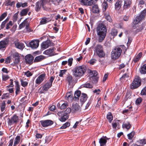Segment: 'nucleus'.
<instances>
[{"instance_id": "obj_19", "label": "nucleus", "mask_w": 146, "mask_h": 146, "mask_svg": "<svg viewBox=\"0 0 146 146\" xmlns=\"http://www.w3.org/2000/svg\"><path fill=\"white\" fill-rule=\"evenodd\" d=\"M88 96L87 94L85 93H82L80 97V102L82 105L87 100Z\"/></svg>"}, {"instance_id": "obj_5", "label": "nucleus", "mask_w": 146, "mask_h": 146, "mask_svg": "<svg viewBox=\"0 0 146 146\" xmlns=\"http://www.w3.org/2000/svg\"><path fill=\"white\" fill-rule=\"evenodd\" d=\"M47 3V0H39L35 4V11L38 12L40 10L41 7H42L44 10H47V8L45 6L46 5Z\"/></svg>"}, {"instance_id": "obj_1", "label": "nucleus", "mask_w": 146, "mask_h": 146, "mask_svg": "<svg viewBox=\"0 0 146 146\" xmlns=\"http://www.w3.org/2000/svg\"><path fill=\"white\" fill-rule=\"evenodd\" d=\"M86 71V67L84 65L76 66L72 70L73 75L75 77H81L85 74Z\"/></svg>"}, {"instance_id": "obj_24", "label": "nucleus", "mask_w": 146, "mask_h": 146, "mask_svg": "<svg viewBox=\"0 0 146 146\" xmlns=\"http://www.w3.org/2000/svg\"><path fill=\"white\" fill-rule=\"evenodd\" d=\"M46 58L45 56L42 55L36 57L34 61V62H40Z\"/></svg>"}, {"instance_id": "obj_10", "label": "nucleus", "mask_w": 146, "mask_h": 146, "mask_svg": "<svg viewBox=\"0 0 146 146\" xmlns=\"http://www.w3.org/2000/svg\"><path fill=\"white\" fill-rule=\"evenodd\" d=\"M39 45V41L38 40H34L31 41L27 44V46L31 47L33 49H35L38 47Z\"/></svg>"}, {"instance_id": "obj_54", "label": "nucleus", "mask_w": 146, "mask_h": 146, "mask_svg": "<svg viewBox=\"0 0 146 146\" xmlns=\"http://www.w3.org/2000/svg\"><path fill=\"white\" fill-rule=\"evenodd\" d=\"M72 111V109L70 108H68L65 111L64 114L67 115L70 113Z\"/></svg>"}, {"instance_id": "obj_34", "label": "nucleus", "mask_w": 146, "mask_h": 146, "mask_svg": "<svg viewBox=\"0 0 146 146\" xmlns=\"http://www.w3.org/2000/svg\"><path fill=\"white\" fill-rule=\"evenodd\" d=\"M27 19H26L23 22L21 23L19 26V29H20L25 26H26L27 24H28V22L27 21Z\"/></svg>"}, {"instance_id": "obj_11", "label": "nucleus", "mask_w": 146, "mask_h": 146, "mask_svg": "<svg viewBox=\"0 0 146 146\" xmlns=\"http://www.w3.org/2000/svg\"><path fill=\"white\" fill-rule=\"evenodd\" d=\"M57 114L59 116V119L62 122L65 121L68 118V115L64 114L63 112H58Z\"/></svg>"}, {"instance_id": "obj_53", "label": "nucleus", "mask_w": 146, "mask_h": 146, "mask_svg": "<svg viewBox=\"0 0 146 146\" xmlns=\"http://www.w3.org/2000/svg\"><path fill=\"white\" fill-rule=\"evenodd\" d=\"M73 60V58H69L68 60V65L70 66H71L72 64V62Z\"/></svg>"}, {"instance_id": "obj_49", "label": "nucleus", "mask_w": 146, "mask_h": 146, "mask_svg": "<svg viewBox=\"0 0 146 146\" xmlns=\"http://www.w3.org/2000/svg\"><path fill=\"white\" fill-rule=\"evenodd\" d=\"M21 84L23 87H25L27 86L28 82L26 81H25L22 79L20 80Z\"/></svg>"}, {"instance_id": "obj_57", "label": "nucleus", "mask_w": 146, "mask_h": 146, "mask_svg": "<svg viewBox=\"0 0 146 146\" xmlns=\"http://www.w3.org/2000/svg\"><path fill=\"white\" fill-rule=\"evenodd\" d=\"M24 75H26L27 77H29L32 76L33 74L29 71L28 70L26 72H24Z\"/></svg>"}, {"instance_id": "obj_16", "label": "nucleus", "mask_w": 146, "mask_h": 146, "mask_svg": "<svg viewBox=\"0 0 146 146\" xmlns=\"http://www.w3.org/2000/svg\"><path fill=\"white\" fill-rule=\"evenodd\" d=\"M72 112L73 113L76 112L80 111L81 110L80 106L76 103L72 104Z\"/></svg>"}, {"instance_id": "obj_18", "label": "nucleus", "mask_w": 146, "mask_h": 146, "mask_svg": "<svg viewBox=\"0 0 146 146\" xmlns=\"http://www.w3.org/2000/svg\"><path fill=\"white\" fill-rule=\"evenodd\" d=\"M12 56L14 58V63L15 64H18L20 62V57L19 54L17 52H15L12 54Z\"/></svg>"}, {"instance_id": "obj_50", "label": "nucleus", "mask_w": 146, "mask_h": 146, "mask_svg": "<svg viewBox=\"0 0 146 146\" xmlns=\"http://www.w3.org/2000/svg\"><path fill=\"white\" fill-rule=\"evenodd\" d=\"M13 23L12 21H10L6 25V29L8 30L11 28V27L13 25Z\"/></svg>"}, {"instance_id": "obj_33", "label": "nucleus", "mask_w": 146, "mask_h": 146, "mask_svg": "<svg viewBox=\"0 0 146 146\" xmlns=\"http://www.w3.org/2000/svg\"><path fill=\"white\" fill-rule=\"evenodd\" d=\"M29 11V8H28L23 9L20 12V14L21 16H25Z\"/></svg>"}, {"instance_id": "obj_15", "label": "nucleus", "mask_w": 146, "mask_h": 146, "mask_svg": "<svg viewBox=\"0 0 146 146\" xmlns=\"http://www.w3.org/2000/svg\"><path fill=\"white\" fill-rule=\"evenodd\" d=\"M81 5L84 6H91L94 3L93 0H79Z\"/></svg>"}, {"instance_id": "obj_6", "label": "nucleus", "mask_w": 146, "mask_h": 146, "mask_svg": "<svg viewBox=\"0 0 146 146\" xmlns=\"http://www.w3.org/2000/svg\"><path fill=\"white\" fill-rule=\"evenodd\" d=\"M122 50L119 47H115L111 52V56L112 59L116 60L121 55Z\"/></svg>"}, {"instance_id": "obj_46", "label": "nucleus", "mask_w": 146, "mask_h": 146, "mask_svg": "<svg viewBox=\"0 0 146 146\" xmlns=\"http://www.w3.org/2000/svg\"><path fill=\"white\" fill-rule=\"evenodd\" d=\"M103 8V12H106V10L108 7V3L106 2H104L102 4Z\"/></svg>"}, {"instance_id": "obj_21", "label": "nucleus", "mask_w": 146, "mask_h": 146, "mask_svg": "<svg viewBox=\"0 0 146 146\" xmlns=\"http://www.w3.org/2000/svg\"><path fill=\"white\" fill-rule=\"evenodd\" d=\"M123 1L121 0H118L116 2L115 6V9L116 11H118L121 7L122 5Z\"/></svg>"}, {"instance_id": "obj_29", "label": "nucleus", "mask_w": 146, "mask_h": 146, "mask_svg": "<svg viewBox=\"0 0 146 146\" xmlns=\"http://www.w3.org/2000/svg\"><path fill=\"white\" fill-rule=\"evenodd\" d=\"M131 125L130 122L127 121L125 123H123L122 127L123 128L127 129V130H129L131 127Z\"/></svg>"}, {"instance_id": "obj_60", "label": "nucleus", "mask_w": 146, "mask_h": 146, "mask_svg": "<svg viewBox=\"0 0 146 146\" xmlns=\"http://www.w3.org/2000/svg\"><path fill=\"white\" fill-rule=\"evenodd\" d=\"M9 78L8 75H2V80H3L6 81L8 80Z\"/></svg>"}, {"instance_id": "obj_23", "label": "nucleus", "mask_w": 146, "mask_h": 146, "mask_svg": "<svg viewBox=\"0 0 146 146\" xmlns=\"http://www.w3.org/2000/svg\"><path fill=\"white\" fill-rule=\"evenodd\" d=\"M104 14V16L105 19L108 21L110 22H112V19L109 11H107L106 12L103 13Z\"/></svg>"}, {"instance_id": "obj_42", "label": "nucleus", "mask_w": 146, "mask_h": 146, "mask_svg": "<svg viewBox=\"0 0 146 146\" xmlns=\"http://www.w3.org/2000/svg\"><path fill=\"white\" fill-rule=\"evenodd\" d=\"M15 4V1H13L11 2V0H7L6 2L5 5L7 6H10L11 7L13 5H14Z\"/></svg>"}, {"instance_id": "obj_32", "label": "nucleus", "mask_w": 146, "mask_h": 146, "mask_svg": "<svg viewBox=\"0 0 146 146\" xmlns=\"http://www.w3.org/2000/svg\"><path fill=\"white\" fill-rule=\"evenodd\" d=\"M92 11L94 13H99V10L97 5H95L92 7Z\"/></svg>"}, {"instance_id": "obj_13", "label": "nucleus", "mask_w": 146, "mask_h": 146, "mask_svg": "<svg viewBox=\"0 0 146 146\" xmlns=\"http://www.w3.org/2000/svg\"><path fill=\"white\" fill-rule=\"evenodd\" d=\"M46 76V74L45 73L39 75L35 80L36 84L38 85H40L43 81Z\"/></svg>"}, {"instance_id": "obj_58", "label": "nucleus", "mask_w": 146, "mask_h": 146, "mask_svg": "<svg viewBox=\"0 0 146 146\" xmlns=\"http://www.w3.org/2000/svg\"><path fill=\"white\" fill-rule=\"evenodd\" d=\"M66 71V70L65 69L61 70L59 74V76L60 77H63V75L65 74Z\"/></svg>"}, {"instance_id": "obj_47", "label": "nucleus", "mask_w": 146, "mask_h": 146, "mask_svg": "<svg viewBox=\"0 0 146 146\" xmlns=\"http://www.w3.org/2000/svg\"><path fill=\"white\" fill-rule=\"evenodd\" d=\"M135 132L134 131H132L130 133L127 134V136L128 137V139L129 140H131L134 135Z\"/></svg>"}, {"instance_id": "obj_56", "label": "nucleus", "mask_w": 146, "mask_h": 146, "mask_svg": "<svg viewBox=\"0 0 146 146\" xmlns=\"http://www.w3.org/2000/svg\"><path fill=\"white\" fill-rule=\"evenodd\" d=\"M9 94L8 93L3 94L1 97V99L3 100L5 99L6 98H9Z\"/></svg>"}, {"instance_id": "obj_3", "label": "nucleus", "mask_w": 146, "mask_h": 146, "mask_svg": "<svg viewBox=\"0 0 146 146\" xmlns=\"http://www.w3.org/2000/svg\"><path fill=\"white\" fill-rule=\"evenodd\" d=\"M55 78L54 76H51L50 77L48 81L46 83L42 86V89L40 91V93H44V92L47 91L48 89L52 86V82Z\"/></svg>"}, {"instance_id": "obj_45", "label": "nucleus", "mask_w": 146, "mask_h": 146, "mask_svg": "<svg viewBox=\"0 0 146 146\" xmlns=\"http://www.w3.org/2000/svg\"><path fill=\"white\" fill-rule=\"evenodd\" d=\"M117 29H112L111 32V34L112 36L114 37L117 35Z\"/></svg>"}, {"instance_id": "obj_30", "label": "nucleus", "mask_w": 146, "mask_h": 146, "mask_svg": "<svg viewBox=\"0 0 146 146\" xmlns=\"http://www.w3.org/2000/svg\"><path fill=\"white\" fill-rule=\"evenodd\" d=\"M81 94V92L80 90H77L74 93V99L75 101H77L79 100V98L80 97Z\"/></svg>"}, {"instance_id": "obj_17", "label": "nucleus", "mask_w": 146, "mask_h": 146, "mask_svg": "<svg viewBox=\"0 0 146 146\" xmlns=\"http://www.w3.org/2000/svg\"><path fill=\"white\" fill-rule=\"evenodd\" d=\"M52 42L50 40H47L43 42L41 44V48L42 49H46L51 46Z\"/></svg>"}, {"instance_id": "obj_62", "label": "nucleus", "mask_w": 146, "mask_h": 146, "mask_svg": "<svg viewBox=\"0 0 146 146\" xmlns=\"http://www.w3.org/2000/svg\"><path fill=\"white\" fill-rule=\"evenodd\" d=\"M132 40V38L130 37H128V41L127 43V46H129Z\"/></svg>"}, {"instance_id": "obj_61", "label": "nucleus", "mask_w": 146, "mask_h": 146, "mask_svg": "<svg viewBox=\"0 0 146 146\" xmlns=\"http://www.w3.org/2000/svg\"><path fill=\"white\" fill-rule=\"evenodd\" d=\"M139 141L140 144L145 145L146 144V139H140Z\"/></svg>"}, {"instance_id": "obj_55", "label": "nucleus", "mask_w": 146, "mask_h": 146, "mask_svg": "<svg viewBox=\"0 0 146 146\" xmlns=\"http://www.w3.org/2000/svg\"><path fill=\"white\" fill-rule=\"evenodd\" d=\"M84 87L85 88H92L93 86L90 83H86L84 84Z\"/></svg>"}, {"instance_id": "obj_14", "label": "nucleus", "mask_w": 146, "mask_h": 146, "mask_svg": "<svg viewBox=\"0 0 146 146\" xmlns=\"http://www.w3.org/2000/svg\"><path fill=\"white\" fill-rule=\"evenodd\" d=\"M25 59L27 64H31L33 62L34 57L31 54H28L25 56Z\"/></svg>"}, {"instance_id": "obj_59", "label": "nucleus", "mask_w": 146, "mask_h": 146, "mask_svg": "<svg viewBox=\"0 0 146 146\" xmlns=\"http://www.w3.org/2000/svg\"><path fill=\"white\" fill-rule=\"evenodd\" d=\"M142 101V99L140 98L137 99L135 101V104L137 105H138L140 104Z\"/></svg>"}, {"instance_id": "obj_38", "label": "nucleus", "mask_w": 146, "mask_h": 146, "mask_svg": "<svg viewBox=\"0 0 146 146\" xmlns=\"http://www.w3.org/2000/svg\"><path fill=\"white\" fill-rule=\"evenodd\" d=\"M90 77H97L98 75V72L96 70H91L90 71Z\"/></svg>"}, {"instance_id": "obj_37", "label": "nucleus", "mask_w": 146, "mask_h": 146, "mask_svg": "<svg viewBox=\"0 0 146 146\" xmlns=\"http://www.w3.org/2000/svg\"><path fill=\"white\" fill-rule=\"evenodd\" d=\"M140 72L142 74H146V64H144L141 67Z\"/></svg>"}, {"instance_id": "obj_40", "label": "nucleus", "mask_w": 146, "mask_h": 146, "mask_svg": "<svg viewBox=\"0 0 146 146\" xmlns=\"http://www.w3.org/2000/svg\"><path fill=\"white\" fill-rule=\"evenodd\" d=\"M66 80L69 84H70L73 81L72 76L70 75H69L67 76Z\"/></svg>"}, {"instance_id": "obj_31", "label": "nucleus", "mask_w": 146, "mask_h": 146, "mask_svg": "<svg viewBox=\"0 0 146 146\" xmlns=\"http://www.w3.org/2000/svg\"><path fill=\"white\" fill-rule=\"evenodd\" d=\"M54 51V48H49L45 50L43 52V54L46 55H50V56H52V54Z\"/></svg>"}, {"instance_id": "obj_64", "label": "nucleus", "mask_w": 146, "mask_h": 146, "mask_svg": "<svg viewBox=\"0 0 146 146\" xmlns=\"http://www.w3.org/2000/svg\"><path fill=\"white\" fill-rule=\"evenodd\" d=\"M97 60L95 59H92L90 60V63L92 65H93L96 62Z\"/></svg>"}, {"instance_id": "obj_41", "label": "nucleus", "mask_w": 146, "mask_h": 146, "mask_svg": "<svg viewBox=\"0 0 146 146\" xmlns=\"http://www.w3.org/2000/svg\"><path fill=\"white\" fill-rule=\"evenodd\" d=\"M6 104L5 101H3V102L1 104L0 106V107L1 110V111L2 112L4 111L5 109Z\"/></svg>"}, {"instance_id": "obj_12", "label": "nucleus", "mask_w": 146, "mask_h": 146, "mask_svg": "<svg viewBox=\"0 0 146 146\" xmlns=\"http://www.w3.org/2000/svg\"><path fill=\"white\" fill-rule=\"evenodd\" d=\"M40 122L41 125L43 127H46L51 126L54 123L52 121L49 119L41 120Z\"/></svg>"}, {"instance_id": "obj_9", "label": "nucleus", "mask_w": 146, "mask_h": 146, "mask_svg": "<svg viewBox=\"0 0 146 146\" xmlns=\"http://www.w3.org/2000/svg\"><path fill=\"white\" fill-rule=\"evenodd\" d=\"M7 123L9 126H11L14 123H17L18 121V117L15 114L11 118H9L8 119Z\"/></svg>"}, {"instance_id": "obj_4", "label": "nucleus", "mask_w": 146, "mask_h": 146, "mask_svg": "<svg viewBox=\"0 0 146 146\" xmlns=\"http://www.w3.org/2000/svg\"><path fill=\"white\" fill-rule=\"evenodd\" d=\"M94 53L99 58H104L105 56V53L103 50V46L98 44L94 48Z\"/></svg>"}, {"instance_id": "obj_27", "label": "nucleus", "mask_w": 146, "mask_h": 146, "mask_svg": "<svg viewBox=\"0 0 146 146\" xmlns=\"http://www.w3.org/2000/svg\"><path fill=\"white\" fill-rule=\"evenodd\" d=\"M131 3V1L129 0H124L123 5L124 9H126L129 8L130 7V5Z\"/></svg>"}, {"instance_id": "obj_35", "label": "nucleus", "mask_w": 146, "mask_h": 146, "mask_svg": "<svg viewBox=\"0 0 146 146\" xmlns=\"http://www.w3.org/2000/svg\"><path fill=\"white\" fill-rule=\"evenodd\" d=\"M107 119L108 120L110 123H111L113 119V116L111 112L108 113L107 116Z\"/></svg>"}, {"instance_id": "obj_20", "label": "nucleus", "mask_w": 146, "mask_h": 146, "mask_svg": "<svg viewBox=\"0 0 146 146\" xmlns=\"http://www.w3.org/2000/svg\"><path fill=\"white\" fill-rule=\"evenodd\" d=\"M107 139H108L106 136H103L99 140L100 146H106L107 142Z\"/></svg>"}, {"instance_id": "obj_26", "label": "nucleus", "mask_w": 146, "mask_h": 146, "mask_svg": "<svg viewBox=\"0 0 146 146\" xmlns=\"http://www.w3.org/2000/svg\"><path fill=\"white\" fill-rule=\"evenodd\" d=\"M142 55V53L140 52L139 54L137 55L135 58H134L133 60V62L134 64L138 62L141 58Z\"/></svg>"}, {"instance_id": "obj_2", "label": "nucleus", "mask_w": 146, "mask_h": 146, "mask_svg": "<svg viewBox=\"0 0 146 146\" xmlns=\"http://www.w3.org/2000/svg\"><path fill=\"white\" fill-rule=\"evenodd\" d=\"M107 31L106 27L102 23L98 25L97 28V32L99 36V42H102L104 40L106 36Z\"/></svg>"}, {"instance_id": "obj_28", "label": "nucleus", "mask_w": 146, "mask_h": 146, "mask_svg": "<svg viewBox=\"0 0 146 146\" xmlns=\"http://www.w3.org/2000/svg\"><path fill=\"white\" fill-rule=\"evenodd\" d=\"M68 106V103L67 102H65L60 105V103H58L57 104V106L59 109L63 110L66 108Z\"/></svg>"}, {"instance_id": "obj_48", "label": "nucleus", "mask_w": 146, "mask_h": 146, "mask_svg": "<svg viewBox=\"0 0 146 146\" xmlns=\"http://www.w3.org/2000/svg\"><path fill=\"white\" fill-rule=\"evenodd\" d=\"M98 77H90V79L91 80L92 82L94 84L95 83L97 82L98 80Z\"/></svg>"}, {"instance_id": "obj_25", "label": "nucleus", "mask_w": 146, "mask_h": 146, "mask_svg": "<svg viewBox=\"0 0 146 146\" xmlns=\"http://www.w3.org/2000/svg\"><path fill=\"white\" fill-rule=\"evenodd\" d=\"M15 88L16 89L15 94L17 96L19 93L20 92V86L19 84V82L17 81H15Z\"/></svg>"}, {"instance_id": "obj_52", "label": "nucleus", "mask_w": 146, "mask_h": 146, "mask_svg": "<svg viewBox=\"0 0 146 146\" xmlns=\"http://www.w3.org/2000/svg\"><path fill=\"white\" fill-rule=\"evenodd\" d=\"M18 12L15 13L13 17V21L14 22H15L17 21L18 18Z\"/></svg>"}, {"instance_id": "obj_43", "label": "nucleus", "mask_w": 146, "mask_h": 146, "mask_svg": "<svg viewBox=\"0 0 146 146\" xmlns=\"http://www.w3.org/2000/svg\"><path fill=\"white\" fill-rule=\"evenodd\" d=\"M20 139L21 137L17 135L14 141V146H15L19 143Z\"/></svg>"}, {"instance_id": "obj_51", "label": "nucleus", "mask_w": 146, "mask_h": 146, "mask_svg": "<svg viewBox=\"0 0 146 146\" xmlns=\"http://www.w3.org/2000/svg\"><path fill=\"white\" fill-rule=\"evenodd\" d=\"M7 12L3 13L0 16V22L2 21L7 15Z\"/></svg>"}, {"instance_id": "obj_7", "label": "nucleus", "mask_w": 146, "mask_h": 146, "mask_svg": "<svg viewBox=\"0 0 146 146\" xmlns=\"http://www.w3.org/2000/svg\"><path fill=\"white\" fill-rule=\"evenodd\" d=\"M141 78L138 76H136L133 82L130 85L131 89H136L141 86Z\"/></svg>"}, {"instance_id": "obj_44", "label": "nucleus", "mask_w": 146, "mask_h": 146, "mask_svg": "<svg viewBox=\"0 0 146 146\" xmlns=\"http://www.w3.org/2000/svg\"><path fill=\"white\" fill-rule=\"evenodd\" d=\"M70 125V123L68 122H67L60 127V129H65L67 127H69Z\"/></svg>"}, {"instance_id": "obj_36", "label": "nucleus", "mask_w": 146, "mask_h": 146, "mask_svg": "<svg viewBox=\"0 0 146 146\" xmlns=\"http://www.w3.org/2000/svg\"><path fill=\"white\" fill-rule=\"evenodd\" d=\"M7 44V42L5 40L1 41L0 42V49L6 47Z\"/></svg>"}, {"instance_id": "obj_22", "label": "nucleus", "mask_w": 146, "mask_h": 146, "mask_svg": "<svg viewBox=\"0 0 146 146\" xmlns=\"http://www.w3.org/2000/svg\"><path fill=\"white\" fill-rule=\"evenodd\" d=\"M14 43L16 48L20 50H23L25 47L24 44L22 42L15 41Z\"/></svg>"}, {"instance_id": "obj_63", "label": "nucleus", "mask_w": 146, "mask_h": 146, "mask_svg": "<svg viewBox=\"0 0 146 146\" xmlns=\"http://www.w3.org/2000/svg\"><path fill=\"white\" fill-rule=\"evenodd\" d=\"M141 94L142 95H146V86L141 91Z\"/></svg>"}, {"instance_id": "obj_39", "label": "nucleus", "mask_w": 146, "mask_h": 146, "mask_svg": "<svg viewBox=\"0 0 146 146\" xmlns=\"http://www.w3.org/2000/svg\"><path fill=\"white\" fill-rule=\"evenodd\" d=\"M49 21L47 18H46V17H44L40 20V25L45 24Z\"/></svg>"}, {"instance_id": "obj_8", "label": "nucleus", "mask_w": 146, "mask_h": 146, "mask_svg": "<svg viewBox=\"0 0 146 146\" xmlns=\"http://www.w3.org/2000/svg\"><path fill=\"white\" fill-rule=\"evenodd\" d=\"M146 9L143 10L139 16H137L133 22V24L135 25L138 24V23L143 20L146 15Z\"/></svg>"}]
</instances>
